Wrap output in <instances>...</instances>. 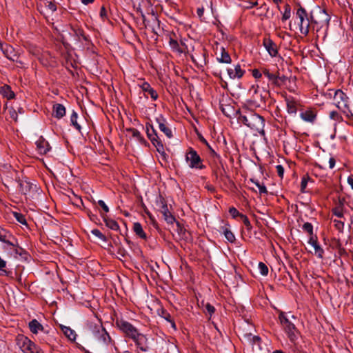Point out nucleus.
<instances>
[{
	"label": "nucleus",
	"instance_id": "f257e3e1",
	"mask_svg": "<svg viewBox=\"0 0 353 353\" xmlns=\"http://www.w3.org/2000/svg\"><path fill=\"white\" fill-rule=\"evenodd\" d=\"M243 115L241 112H232L234 117H236L239 123H243L251 129L259 134H264V119L254 112H245Z\"/></svg>",
	"mask_w": 353,
	"mask_h": 353
},
{
	"label": "nucleus",
	"instance_id": "f03ea898",
	"mask_svg": "<svg viewBox=\"0 0 353 353\" xmlns=\"http://www.w3.org/2000/svg\"><path fill=\"white\" fill-rule=\"evenodd\" d=\"M330 20V15L324 9L319 6L315 7L310 12V24L312 31L316 32V37H319L318 33L323 28L327 30Z\"/></svg>",
	"mask_w": 353,
	"mask_h": 353
},
{
	"label": "nucleus",
	"instance_id": "7ed1b4c3",
	"mask_svg": "<svg viewBox=\"0 0 353 353\" xmlns=\"http://www.w3.org/2000/svg\"><path fill=\"white\" fill-rule=\"evenodd\" d=\"M279 318L285 333L290 341L294 344V350H298L299 347L296 344V341L300 336V332L293 322L296 319L295 316L290 313L281 312Z\"/></svg>",
	"mask_w": 353,
	"mask_h": 353
},
{
	"label": "nucleus",
	"instance_id": "20e7f679",
	"mask_svg": "<svg viewBox=\"0 0 353 353\" xmlns=\"http://www.w3.org/2000/svg\"><path fill=\"white\" fill-rule=\"evenodd\" d=\"M294 19L299 26L300 32L304 36H307L311 28L310 15H308L305 8L300 6L296 10Z\"/></svg>",
	"mask_w": 353,
	"mask_h": 353
},
{
	"label": "nucleus",
	"instance_id": "39448f33",
	"mask_svg": "<svg viewBox=\"0 0 353 353\" xmlns=\"http://www.w3.org/2000/svg\"><path fill=\"white\" fill-rule=\"evenodd\" d=\"M117 326L127 336L132 339L139 345L140 341L143 339V335L139 334L137 330L129 322L120 319L116 321Z\"/></svg>",
	"mask_w": 353,
	"mask_h": 353
},
{
	"label": "nucleus",
	"instance_id": "423d86ee",
	"mask_svg": "<svg viewBox=\"0 0 353 353\" xmlns=\"http://www.w3.org/2000/svg\"><path fill=\"white\" fill-rule=\"evenodd\" d=\"M17 345L23 353H43L41 349L23 335H18Z\"/></svg>",
	"mask_w": 353,
	"mask_h": 353
},
{
	"label": "nucleus",
	"instance_id": "0eeeda50",
	"mask_svg": "<svg viewBox=\"0 0 353 353\" xmlns=\"http://www.w3.org/2000/svg\"><path fill=\"white\" fill-rule=\"evenodd\" d=\"M90 328L94 337L99 342L106 345L110 343V336L100 323L91 324Z\"/></svg>",
	"mask_w": 353,
	"mask_h": 353
},
{
	"label": "nucleus",
	"instance_id": "6e6552de",
	"mask_svg": "<svg viewBox=\"0 0 353 353\" xmlns=\"http://www.w3.org/2000/svg\"><path fill=\"white\" fill-rule=\"evenodd\" d=\"M333 103L340 110H345V109H350V104L348 98L346 94L341 91L338 90L335 92L333 98Z\"/></svg>",
	"mask_w": 353,
	"mask_h": 353
},
{
	"label": "nucleus",
	"instance_id": "1a4fd4ad",
	"mask_svg": "<svg viewBox=\"0 0 353 353\" xmlns=\"http://www.w3.org/2000/svg\"><path fill=\"white\" fill-rule=\"evenodd\" d=\"M185 161L191 168L199 169L202 168L201 159L196 152L193 149H190V151L187 152Z\"/></svg>",
	"mask_w": 353,
	"mask_h": 353
},
{
	"label": "nucleus",
	"instance_id": "9d476101",
	"mask_svg": "<svg viewBox=\"0 0 353 353\" xmlns=\"http://www.w3.org/2000/svg\"><path fill=\"white\" fill-rule=\"evenodd\" d=\"M146 129H147V135H148V137L149 138V139L151 141L152 144L155 146L158 152L164 155L165 151H164V148H163V143H161V140L159 139L157 134L155 132V130L152 128H151L150 129L148 126H146Z\"/></svg>",
	"mask_w": 353,
	"mask_h": 353
},
{
	"label": "nucleus",
	"instance_id": "9b49d317",
	"mask_svg": "<svg viewBox=\"0 0 353 353\" xmlns=\"http://www.w3.org/2000/svg\"><path fill=\"white\" fill-rule=\"evenodd\" d=\"M79 112L80 114H78L77 112H73L70 116V120L72 125H74L78 130H81V125L85 123L86 121L85 112Z\"/></svg>",
	"mask_w": 353,
	"mask_h": 353
},
{
	"label": "nucleus",
	"instance_id": "f8f14e48",
	"mask_svg": "<svg viewBox=\"0 0 353 353\" xmlns=\"http://www.w3.org/2000/svg\"><path fill=\"white\" fill-rule=\"evenodd\" d=\"M263 43L270 57H276L278 55L277 46L272 39L270 38H265Z\"/></svg>",
	"mask_w": 353,
	"mask_h": 353
},
{
	"label": "nucleus",
	"instance_id": "ddd939ff",
	"mask_svg": "<svg viewBox=\"0 0 353 353\" xmlns=\"http://www.w3.org/2000/svg\"><path fill=\"white\" fill-rule=\"evenodd\" d=\"M139 87L147 98L150 97L153 100H156L158 98V94L157 91L153 89L148 82H142L141 84H139Z\"/></svg>",
	"mask_w": 353,
	"mask_h": 353
},
{
	"label": "nucleus",
	"instance_id": "4468645a",
	"mask_svg": "<svg viewBox=\"0 0 353 353\" xmlns=\"http://www.w3.org/2000/svg\"><path fill=\"white\" fill-rule=\"evenodd\" d=\"M167 37H168L169 45L171 49L174 52L182 53L183 50L177 41L176 34L174 32H169L168 33Z\"/></svg>",
	"mask_w": 353,
	"mask_h": 353
},
{
	"label": "nucleus",
	"instance_id": "2eb2a0df",
	"mask_svg": "<svg viewBox=\"0 0 353 353\" xmlns=\"http://www.w3.org/2000/svg\"><path fill=\"white\" fill-rule=\"evenodd\" d=\"M6 239V241H1L3 243L2 248L8 252H16L17 242L14 238L9 234Z\"/></svg>",
	"mask_w": 353,
	"mask_h": 353
},
{
	"label": "nucleus",
	"instance_id": "dca6fc26",
	"mask_svg": "<svg viewBox=\"0 0 353 353\" xmlns=\"http://www.w3.org/2000/svg\"><path fill=\"white\" fill-rule=\"evenodd\" d=\"M308 243L314 248V254L319 258L322 259L323 255V250L318 243L316 236H310Z\"/></svg>",
	"mask_w": 353,
	"mask_h": 353
},
{
	"label": "nucleus",
	"instance_id": "f3484780",
	"mask_svg": "<svg viewBox=\"0 0 353 353\" xmlns=\"http://www.w3.org/2000/svg\"><path fill=\"white\" fill-rule=\"evenodd\" d=\"M227 72L230 78L232 79H234L236 78L240 79L243 76L245 73V70L241 69L239 64L236 65L234 69L228 68Z\"/></svg>",
	"mask_w": 353,
	"mask_h": 353
},
{
	"label": "nucleus",
	"instance_id": "a211bd4d",
	"mask_svg": "<svg viewBox=\"0 0 353 353\" xmlns=\"http://www.w3.org/2000/svg\"><path fill=\"white\" fill-rule=\"evenodd\" d=\"M36 145L39 153L41 154H45L50 150V146L48 141L41 137L36 141Z\"/></svg>",
	"mask_w": 353,
	"mask_h": 353
},
{
	"label": "nucleus",
	"instance_id": "6ab92c4d",
	"mask_svg": "<svg viewBox=\"0 0 353 353\" xmlns=\"http://www.w3.org/2000/svg\"><path fill=\"white\" fill-rule=\"evenodd\" d=\"M157 121L159 124V128L168 138L172 137L171 130L166 125L165 121L162 117L157 118Z\"/></svg>",
	"mask_w": 353,
	"mask_h": 353
},
{
	"label": "nucleus",
	"instance_id": "aec40b11",
	"mask_svg": "<svg viewBox=\"0 0 353 353\" xmlns=\"http://www.w3.org/2000/svg\"><path fill=\"white\" fill-rule=\"evenodd\" d=\"M220 50V56L217 57L218 61L223 63H230L232 62V59L229 53L225 50V48L223 46L221 48Z\"/></svg>",
	"mask_w": 353,
	"mask_h": 353
},
{
	"label": "nucleus",
	"instance_id": "412c9836",
	"mask_svg": "<svg viewBox=\"0 0 353 353\" xmlns=\"http://www.w3.org/2000/svg\"><path fill=\"white\" fill-rule=\"evenodd\" d=\"M0 94L8 99H13L14 97V92L8 85H4L0 87Z\"/></svg>",
	"mask_w": 353,
	"mask_h": 353
},
{
	"label": "nucleus",
	"instance_id": "4be33fe9",
	"mask_svg": "<svg viewBox=\"0 0 353 353\" xmlns=\"http://www.w3.org/2000/svg\"><path fill=\"white\" fill-rule=\"evenodd\" d=\"M300 117L305 122L313 123L316 119V114L314 112H301Z\"/></svg>",
	"mask_w": 353,
	"mask_h": 353
},
{
	"label": "nucleus",
	"instance_id": "5701e85b",
	"mask_svg": "<svg viewBox=\"0 0 353 353\" xmlns=\"http://www.w3.org/2000/svg\"><path fill=\"white\" fill-rule=\"evenodd\" d=\"M61 330L64 334L71 341H74L77 337L75 332L72 330L70 327L61 325Z\"/></svg>",
	"mask_w": 353,
	"mask_h": 353
},
{
	"label": "nucleus",
	"instance_id": "b1692460",
	"mask_svg": "<svg viewBox=\"0 0 353 353\" xmlns=\"http://www.w3.org/2000/svg\"><path fill=\"white\" fill-rule=\"evenodd\" d=\"M29 328L32 333L37 334L43 330V326L38 321L33 319L29 323Z\"/></svg>",
	"mask_w": 353,
	"mask_h": 353
},
{
	"label": "nucleus",
	"instance_id": "393cba45",
	"mask_svg": "<svg viewBox=\"0 0 353 353\" xmlns=\"http://www.w3.org/2000/svg\"><path fill=\"white\" fill-rule=\"evenodd\" d=\"M263 72L264 75L265 77H267L270 81H272V83L274 85H279V80L281 79V78H280L279 76H277L274 74L270 73L269 72V70L267 69H264Z\"/></svg>",
	"mask_w": 353,
	"mask_h": 353
},
{
	"label": "nucleus",
	"instance_id": "a878e982",
	"mask_svg": "<svg viewBox=\"0 0 353 353\" xmlns=\"http://www.w3.org/2000/svg\"><path fill=\"white\" fill-rule=\"evenodd\" d=\"M133 230L135 234L139 236L140 238L145 239L146 238V234L144 232L141 225L137 222L133 225Z\"/></svg>",
	"mask_w": 353,
	"mask_h": 353
},
{
	"label": "nucleus",
	"instance_id": "bb28decb",
	"mask_svg": "<svg viewBox=\"0 0 353 353\" xmlns=\"http://www.w3.org/2000/svg\"><path fill=\"white\" fill-rule=\"evenodd\" d=\"M127 135L131 136L133 138H135L137 140L141 141L143 140V138L141 136V134L139 130L137 129H127Z\"/></svg>",
	"mask_w": 353,
	"mask_h": 353
},
{
	"label": "nucleus",
	"instance_id": "cd10ccee",
	"mask_svg": "<svg viewBox=\"0 0 353 353\" xmlns=\"http://www.w3.org/2000/svg\"><path fill=\"white\" fill-rule=\"evenodd\" d=\"M12 214H13L14 217L15 218V219L19 223H21L22 225H27L26 219L23 214H22L21 213L17 212H14L12 213Z\"/></svg>",
	"mask_w": 353,
	"mask_h": 353
},
{
	"label": "nucleus",
	"instance_id": "c85d7f7f",
	"mask_svg": "<svg viewBox=\"0 0 353 353\" xmlns=\"http://www.w3.org/2000/svg\"><path fill=\"white\" fill-rule=\"evenodd\" d=\"M104 221L105 222L106 226L109 228L113 230H117L119 229V225L115 221L108 219H104Z\"/></svg>",
	"mask_w": 353,
	"mask_h": 353
},
{
	"label": "nucleus",
	"instance_id": "c756f323",
	"mask_svg": "<svg viewBox=\"0 0 353 353\" xmlns=\"http://www.w3.org/2000/svg\"><path fill=\"white\" fill-rule=\"evenodd\" d=\"M163 216L165 220L167 221L168 223H173L175 221L174 217L169 212L167 208L163 211Z\"/></svg>",
	"mask_w": 353,
	"mask_h": 353
},
{
	"label": "nucleus",
	"instance_id": "7c9ffc66",
	"mask_svg": "<svg viewBox=\"0 0 353 353\" xmlns=\"http://www.w3.org/2000/svg\"><path fill=\"white\" fill-rule=\"evenodd\" d=\"M31 188L32 185L27 181H23L20 183V190L24 194H26Z\"/></svg>",
	"mask_w": 353,
	"mask_h": 353
},
{
	"label": "nucleus",
	"instance_id": "2f4dec72",
	"mask_svg": "<svg viewBox=\"0 0 353 353\" xmlns=\"http://www.w3.org/2000/svg\"><path fill=\"white\" fill-rule=\"evenodd\" d=\"M303 230L310 234V236H314L313 234V226L310 223H305L303 225Z\"/></svg>",
	"mask_w": 353,
	"mask_h": 353
},
{
	"label": "nucleus",
	"instance_id": "473e14b6",
	"mask_svg": "<svg viewBox=\"0 0 353 353\" xmlns=\"http://www.w3.org/2000/svg\"><path fill=\"white\" fill-rule=\"evenodd\" d=\"M223 234L226 239L230 242H233L235 240V236L233 233L229 230L228 228H225L223 231Z\"/></svg>",
	"mask_w": 353,
	"mask_h": 353
},
{
	"label": "nucleus",
	"instance_id": "72a5a7b5",
	"mask_svg": "<svg viewBox=\"0 0 353 353\" xmlns=\"http://www.w3.org/2000/svg\"><path fill=\"white\" fill-rule=\"evenodd\" d=\"M258 268H259V270L261 275H263V276L268 275V268L265 263H263L262 262L259 263Z\"/></svg>",
	"mask_w": 353,
	"mask_h": 353
},
{
	"label": "nucleus",
	"instance_id": "f704fd0d",
	"mask_svg": "<svg viewBox=\"0 0 353 353\" xmlns=\"http://www.w3.org/2000/svg\"><path fill=\"white\" fill-rule=\"evenodd\" d=\"M2 50L5 54V56L11 60H14L13 57L11 56V53L12 52V48L8 46H5L4 48L2 47Z\"/></svg>",
	"mask_w": 353,
	"mask_h": 353
},
{
	"label": "nucleus",
	"instance_id": "c9c22d12",
	"mask_svg": "<svg viewBox=\"0 0 353 353\" xmlns=\"http://www.w3.org/2000/svg\"><path fill=\"white\" fill-rule=\"evenodd\" d=\"M291 17V10L289 5H285V10L282 16V20L286 21L289 19Z\"/></svg>",
	"mask_w": 353,
	"mask_h": 353
},
{
	"label": "nucleus",
	"instance_id": "e433bc0d",
	"mask_svg": "<svg viewBox=\"0 0 353 353\" xmlns=\"http://www.w3.org/2000/svg\"><path fill=\"white\" fill-rule=\"evenodd\" d=\"M330 118L332 120H335L339 121L343 119L342 116L340 114V112H330Z\"/></svg>",
	"mask_w": 353,
	"mask_h": 353
},
{
	"label": "nucleus",
	"instance_id": "4c0bfd02",
	"mask_svg": "<svg viewBox=\"0 0 353 353\" xmlns=\"http://www.w3.org/2000/svg\"><path fill=\"white\" fill-rule=\"evenodd\" d=\"M251 181L256 185L261 194H265L267 192V189L264 185L261 184L259 182L254 181L252 179L251 180Z\"/></svg>",
	"mask_w": 353,
	"mask_h": 353
},
{
	"label": "nucleus",
	"instance_id": "58836bf2",
	"mask_svg": "<svg viewBox=\"0 0 353 353\" xmlns=\"http://www.w3.org/2000/svg\"><path fill=\"white\" fill-rule=\"evenodd\" d=\"M287 105L288 109L291 110H297L299 109V104L294 101H288Z\"/></svg>",
	"mask_w": 353,
	"mask_h": 353
},
{
	"label": "nucleus",
	"instance_id": "ea45409f",
	"mask_svg": "<svg viewBox=\"0 0 353 353\" xmlns=\"http://www.w3.org/2000/svg\"><path fill=\"white\" fill-rule=\"evenodd\" d=\"M92 233L97 237H98L99 239H100L101 240L103 241H106V238L105 236L99 230H92Z\"/></svg>",
	"mask_w": 353,
	"mask_h": 353
},
{
	"label": "nucleus",
	"instance_id": "a19ab883",
	"mask_svg": "<svg viewBox=\"0 0 353 353\" xmlns=\"http://www.w3.org/2000/svg\"><path fill=\"white\" fill-rule=\"evenodd\" d=\"M10 233L0 226V241L7 240L6 237Z\"/></svg>",
	"mask_w": 353,
	"mask_h": 353
},
{
	"label": "nucleus",
	"instance_id": "79ce46f5",
	"mask_svg": "<svg viewBox=\"0 0 353 353\" xmlns=\"http://www.w3.org/2000/svg\"><path fill=\"white\" fill-rule=\"evenodd\" d=\"M204 312L208 313L210 316L214 312V307L210 303L205 305Z\"/></svg>",
	"mask_w": 353,
	"mask_h": 353
},
{
	"label": "nucleus",
	"instance_id": "37998d69",
	"mask_svg": "<svg viewBox=\"0 0 353 353\" xmlns=\"http://www.w3.org/2000/svg\"><path fill=\"white\" fill-rule=\"evenodd\" d=\"M240 217H241L242 221L243 222L244 225L247 228H250L251 227V225H250V222L248 218L246 216L243 215V214H241Z\"/></svg>",
	"mask_w": 353,
	"mask_h": 353
},
{
	"label": "nucleus",
	"instance_id": "c03bdc74",
	"mask_svg": "<svg viewBox=\"0 0 353 353\" xmlns=\"http://www.w3.org/2000/svg\"><path fill=\"white\" fill-rule=\"evenodd\" d=\"M308 180H309V179H307L306 177H303L301 180V189L303 192H305V189L307 187Z\"/></svg>",
	"mask_w": 353,
	"mask_h": 353
},
{
	"label": "nucleus",
	"instance_id": "a18cd8bd",
	"mask_svg": "<svg viewBox=\"0 0 353 353\" xmlns=\"http://www.w3.org/2000/svg\"><path fill=\"white\" fill-rule=\"evenodd\" d=\"M229 212L234 218L241 214H239V211L235 208H230Z\"/></svg>",
	"mask_w": 353,
	"mask_h": 353
},
{
	"label": "nucleus",
	"instance_id": "49530a36",
	"mask_svg": "<svg viewBox=\"0 0 353 353\" xmlns=\"http://www.w3.org/2000/svg\"><path fill=\"white\" fill-rule=\"evenodd\" d=\"M52 110H65V108L62 104L55 103L53 105Z\"/></svg>",
	"mask_w": 353,
	"mask_h": 353
},
{
	"label": "nucleus",
	"instance_id": "de8ad7c7",
	"mask_svg": "<svg viewBox=\"0 0 353 353\" xmlns=\"http://www.w3.org/2000/svg\"><path fill=\"white\" fill-rule=\"evenodd\" d=\"M98 204L103 208V210L108 212L109 211V208L108 205L105 204V203L103 200H99L98 201Z\"/></svg>",
	"mask_w": 353,
	"mask_h": 353
},
{
	"label": "nucleus",
	"instance_id": "09e8293b",
	"mask_svg": "<svg viewBox=\"0 0 353 353\" xmlns=\"http://www.w3.org/2000/svg\"><path fill=\"white\" fill-rule=\"evenodd\" d=\"M276 172L278 173V175L279 176L282 177L283 176V173H284V169H283V166L281 165H278L276 166Z\"/></svg>",
	"mask_w": 353,
	"mask_h": 353
},
{
	"label": "nucleus",
	"instance_id": "8fccbe9b",
	"mask_svg": "<svg viewBox=\"0 0 353 353\" xmlns=\"http://www.w3.org/2000/svg\"><path fill=\"white\" fill-rule=\"evenodd\" d=\"M65 114V112H53L52 116L57 118L61 119L63 117Z\"/></svg>",
	"mask_w": 353,
	"mask_h": 353
},
{
	"label": "nucleus",
	"instance_id": "3c124183",
	"mask_svg": "<svg viewBox=\"0 0 353 353\" xmlns=\"http://www.w3.org/2000/svg\"><path fill=\"white\" fill-rule=\"evenodd\" d=\"M252 75L253 77L255 78V79H259L262 76V74L261 73V72L257 70V69H254L252 70Z\"/></svg>",
	"mask_w": 353,
	"mask_h": 353
},
{
	"label": "nucleus",
	"instance_id": "603ef678",
	"mask_svg": "<svg viewBox=\"0 0 353 353\" xmlns=\"http://www.w3.org/2000/svg\"><path fill=\"white\" fill-rule=\"evenodd\" d=\"M6 266V262L0 257V271L6 272L5 268Z\"/></svg>",
	"mask_w": 353,
	"mask_h": 353
},
{
	"label": "nucleus",
	"instance_id": "864d4df0",
	"mask_svg": "<svg viewBox=\"0 0 353 353\" xmlns=\"http://www.w3.org/2000/svg\"><path fill=\"white\" fill-rule=\"evenodd\" d=\"M48 8L52 12H54L57 10V6L52 2H48Z\"/></svg>",
	"mask_w": 353,
	"mask_h": 353
},
{
	"label": "nucleus",
	"instance_id": "5fc2aeb1",
	"mask_svg": "<svg viewBox=\"0 0 353 353\" xmlns=\"http://www.w3.org/2000/svg\"><path fill=\"white\" fill-rule=\"evenodd\" d=\"M334 214L337 217H342L343 216V212L342 210L340 208H336L334 210Z\"/></svg>",
	"mask_w": 353,
	"mask_h": 353
},
{
	"label": "nucleus",
	"instance_id": "6e6d98bb",
	"mask_svg": "<svg viewBox=\"0 0 353 353\" xmlns=\"http://www.w3.org/2000/svg\"><path fill=\"white\" fill-rule=\"evenodd\" d=\"M77 36L80 39V37L83 38V39L86 40V37L84 35L83 31L81 30H77L75 31Z\"/></svg>",
	"mask_w": 353,
	"mask_h": 353
},
{
	"label": "nucleus",
	"instance_id": "4d7b16f0",
	"mask_svg": "<svg viewBox=\"0 0 353 353\" xmlns=\"http://www.w3.org/2000/svg\"><path fill=\"white\" fill-rule=\"evenodd\" d=\"M100 16L102 19L106 18L107 17V11L105 7L102 6L100 10Z\"/></svg>",
	"mask_w": 353,
	"mask_h": 353
},
{
	"label": "nucleus",
	"instance_id": "13d9d810",
	"mask_svg": "<svg viewBox=\"0 0 353 353\" xmlns=\"http://www.w3.org/2000/svg\"><path fill=\"white\" fill-rule=\"evenodd\" d=\"M329 168L332 169L335 165V159L333 157H330L328 161Z\"/></svg>",
	"mask_w": 353,
	"mask_h": 353
},
{
	"label": "nucleus",
	"instance_id": "bf43d9fd",
	"mask_svg": "<svg viewBox=\"0 0 353 353\" xmlns=\"http://www.w3.org/2000/svg\"><path fill=\"white\" fill-rule=\"evenodd\" d=\"M260 340H261V339H260L259 336H254L252 337L253 345H259Z\"/></svg>",
	"mask_w": 353,
	"mask_h": 353
},
{
	"label": "nucleus",
	"instance_id": "052dcab7",
	"mask_svg": "<svg viewBox=\"0 0 353 353\" xmlns=\"http://www.w3.org/2000/svg\"><path fill=\"white\" fill-rule=\"evenodd\" d=\"M347 183L350 185L351 188L353 190V176H349L347 179Z\"/></svg>",
	"mask_w": 353,
	"mask_h": 353
},
{
	"label": "nucleus",
	"instance_id": "680f3d73",
	"mask_svg": "<svg viewBox=\"0 0 353 353\" xmlns=\"http://www.w3.org/2000/svg\"><path fill=\"white\" fill-rule=\"evenodd\" d=\"M18 112H10V117L15 121H17Z\"/></svg>",
	"mask_w": 353,
	"mask_h": 353
},
{
	"label": "nucleus",
	"instance_id": "e2e57ef3",
	"mask_svg": "<svg viewBox=\"0 0 353 353\" xmlns=\"http://www.w3.org/2000/svg\"><path fill=\"white\" fill-rule=\"evenodd\" d=\"M196 12H197L198 16L201 17L203 14L204 9L203 8H198Z\"/></svg>",
	"mask_w": 353,
	"mask_h": 353
},
{
	"label": "nucleus",
	"instance_id": "0e129e2a",
	"mask_svg": "<svg viewBox=\"0 0 353 353\" xmlns=\"http://www.w3.org/2000/svg\"><path fill=\"white\" fill-rule=\"evenodd\" d=\"M344 114H345V117L347 118V119H351L352 117H353V113L352 112H343Z\"/></svg>",
	"mask_w": 353,
	"mask_h": 353
},
{
	"label": "nucleus",
	"instance_id": "69168bd1",
	"mask_svg": "<svg viewBox=\"0 0 353 353\" xmlns=\"http://www.w3.org/2000/svg\"><path fill=\"white\" fill-rule=\"evenodd\" d=\"M137 12L140 13L141 18L143 19V21H144L145 20V16L143 12L142 11V10L139 8L137 9Z\"/></svg>",
	"mask_w": 353,
	"mask_h": 353
},
{
	"label": "nucleus",
	"instance_id": "338daca9",
	"mask_svg": "<svg viewBox=\"0 0 353 353\" xmlns=\"http://www.w3.org/2000/svg\"><path fill=\"white\" fill-rule=\"evenodd\" d=\"M200 140H201V142L205 143L210 150H212L211 147L210 146V145L208 144L207 141L203 137H200Z\"/></svg>",
	"mask_w": 353,
	"mask_h": 353
},
{
	"label": "nucleus",
	"instance_id": "774afa93",
	"mask_svg": "<svg viewBox=\"0 0 353 353\" xmlns=\"http://www.w3.org/2000/svg\"><path fill=\"white\" fill-rule=\"evenodd\" d=\"M258 5V2L257 1H254V2H252V3H250L249 6H247L246 8H253L256 6Z\"/></svg>",
	"mask_w": 353,
	"mask_h": 353
}]
</instances>
